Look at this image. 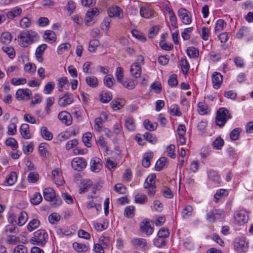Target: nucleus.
<instances>
[{"label": "nucleus", "instance_id": "c756f323", "mask_svg": "<svg viewBox=\"0 0 253 253\" xmlns=\"http://www.w3.org/2000/svg\"><path fill=\"white\" fill-rule=\"evenodd\" d=\"M227 26V23L223 19H218L215 25L214 31L215 32H219L224 30Z\"/></svg>", "mask_w": 253, "mask_h": 253}, {"label": "nucleus", "instance_id": "9d476101", "mask_svg": "<svg viewBox=\"0 0 253 253\" xmlns=\"http://www.w3.org/2000/svg\"><path fill=\"white\" fill-rule=\"evenodd\" d=\"M208 182L217 186L221 182V178L218 173L213 170L208 171Z\"/></svg>", "mask_w": 253, "mask_h": 253}, {"label": "nucleus", "instance_id": "37998d69", "mask_svg": "<svg viewBox=\"0 0 253 253\" xmlns=\"http://www.w3.org/2000/svg\"><path fill=\"white\" fill-rule=\"evenodd\" d=\"M17 180V174L15 172H11L6 179L8 185H13Z\"/></svg>", "mask_w": 253, "mask_h": 253}, {"label": "nucleus", "instance_id": "72a5a7b5", "mask_svg": "<svg viewBox=\"0 0 253 253\" xmlns=\"http://www.w3.org/2000/svg\"><path fill=\"white\" fill-rule=\"evenodd\" d=\"M124 69L122 67H118L116 69V71L115 73L116 79L117 81L121 83L124 86H125V84L124 83Z\"/></svg>", "mask_w": 253, "mask_h": 253}, {"label": "nucleus", "instance_id": "6e6552de", "mask_svg": "<svg viewBox=\"0 0 253 253\" xmlns=\"http://www.w3.org/2000/svg\"><path fill=\"white\" fill-rule=\"evenodd\" d=\"M87 163L84 159L81 157H76L73 159L71 162L72 168L78 171L84 169L86 166Z\"/></svg>", "mask_w": 253, "mask_h": 253}, {"label": "nucleus", "instance_id": "a18cd8bd", "mask_svg": "<svg viewBox=\"0 0 253 253\" xmlns=\"http://www.w3.org/2000/svg\"><path fill=\"white\" fill-rule=\"evenodd\" d=\"M144 138L152 144H155L157 139L156 136L149 132H146L143 134Z\"/></svg>", "mask_w": 253, "mask_h": 253}, {"label": "nucleus", "instance_id": "c85d7f7f", "mask_svg": "<svg viewBox=\"0 0 253 253\" xmlns=\"http://www.w3.org/2000/svg\"><path fill=\"white\" fill-rule=\"evenodd\" d=\"M86 84L91 87H96L98 84V81L95 76H87L85 78Z\"/></svg>", "mask_w": 253, "mask_h": 253}, {"label": "nucleus", "instance_id": "864d4df0", "mask_svg": "<svg viewBox=\"0 0 253 253\" xmlns=\"http://www.w3.org/2000/svg\"><path fill=\"white\" fill-rule=\"evenodd\" d=\"M42 200V195L39 193H35L31 198V203L34 205L39 204Z\"/></svg>", "mask_w": 253, "mask_h": 253}, {"label": "nucleus", "instance_id": "6ab92c4d", "mask_svg": "<svg viewBox=\"0 0 253 253\" xmlns=\"http://www.w3.org/2000/svg\"><path fill=\"white\" fill-rule=\"evenodd\" d=\"M141 8L140 3L135 0H130L129 2V14L135 15L138 13V8Z\"/></svg>", "mask_w": 253, "mask_h": 253}, {"label": "nucleus", "instance_id": "e2e57ef3", "mask_svg": "<svg viewBox=\"0 0 253 253\" xmlns=\"http://www.w3.org/2000/svg\"><path fill=\"white\" fill-rule=\"evenodd\" d=\"M4 231L7 236L9 235V234H16L18 232V230L14 224H9L5 226Z\"/></svg>", "mask_w": 253, "mask_h": 253}, {"label": "nucleus", "instance_id": "e433bc0d", "mask_svg": "<svg viewBox=\"0 0 253 253\" xmlns=\"http://www.w3.org/2000/svg\"><path fill=\"white\" fill-rule=\"evenodd\" d=\"M187 55L191 58L197 57L199 55V50L196 48L191 46L186 49Z\"/></svg>", "mask_w": 253, "mask_h": 253}, {"label": "nucleus", "instance_id": "0eeeda50", "mask_svg": "<svg viewBox=\"0 0 253 253\" xmlns=\"http://www.w3.org/2000/svg\"><path fill=\"white\" fill-rule=\"evenodd\" d=\"M177 15L183 24L189 25L192 22L191 14L185 8H180L178 10Z\"/></svg>", "mask_w": 253, "mask_h": 253}, {"label": "nucleus", "instance_id": "052dcab7", "mask_svg": "<svg viewBox=\"0 0 253 253\" xmlns=\"http://www.w3.org/2000/svg\"><path fill=\"white\" fill-rule=\"evenodd\" d=\"M114 82L115 80L112 75L106 76L104 78V83L109 88L112 87Z\"/></svg>", "mask_w": 253, "mask_h": 253}, {"label": "nucleus", "instance_id": "bb28decb", "mask_svg": "<svg viewBox=\"0 0 253 253\" xmlns=\"http://www.w3.org/2000/svg\"><path fill=\"white\" fill-rule=\"evenodd\" d=\"M71 45L69 43H63L60 44L57 48V53L59 54H62L66 52H71Z\"/></svg>", "mask_w": 253, "mask_h": 253}, {"label": "nucleus", "instance_id": "3c124183", "mask_svg": "<svg viewBox=\"0 0 253 253\" xmlns=\"http://www.w3.org/2000/svg\"><path fill=\"white\" fill-rule=\"evenodd\" d=\"M44 37L46 39H48L51 42H54L56 39L55 33L52 31L47 30L45 32Z\"/></svg>", "mask_w": 253, "mask_h": 253}, {"label": "nucleus", "instance_id": "473e14b6", "mask_svg": "<svg viewBox=\"0 0 253 253\" xmlns=\"http://www.w3.org/2000/svg\"><path fill=\"white\" fill-rule=\"evenodd\" d=\"M41 133L42 137L47 140H50L53 138V135L51 132L48 131L46 126H42L41 128Z\"/></svg>", "mask_w": 253, "mask_h": 253}, {"label": "nucleus", "instance_id": "680f3d73", "mask_svg": "<svg viewBox=\"0 0 253 253\" xmlns=\"http://www.w3.org/2000/svg\"><path fill=\"white\" fill-rule=\"evenodd\" d=\"M170 113L172 116H180L181 115L179 107L176 104H172L170 106Z\"/></svg>", "mask_w": 253, "mask_h": 253}, {"label": "nucleus", "instance_id": "dca6fc26", "mask_svg": "<svg viewBox=\"0 0 253 253\" xmlns=\"http://www.w3.org/2000/svg\"><path fill=\"white\" fill-rule=\"evenodd\" d=\"M130 243L133 246L142 249L144 250L148 248L147 241L143 238H138L132 239L130 241Z\"/></svg>", "mask_w": 253, "mask_h": 253}, {"label": "nucleus", "instance_id": "0e129e2a", "mask_svg": "<svg viewBox=\"0 0 253 253\" xmlns=\"http://www.w3.org/2000/svg\"><path fill=\"white\" fill-rule=\"evenodd\" d=\"M28 181L31 183H36L39 179V175L37 172H31L28 176Z\"/></svg>", "mask_w": 253, "mask_h": 253}, {"label": "nucleus", "instance_id": "f3484780", "mask_svg": "<svg viewBox=\"0 0 253 253\" xmlns=\"http://www.w3.org/2000/svg\"><path fill=\"white\" fill-rule=\"evenodd\" d=\"M73 101V98L71 94L66 93L63 96L59 98L58 104L61 107H65L71 104Z\"/></svg>", "mask_w": 253, "mask_h": 253}, {"label": "nucleus", "instance_id": "f257e3e1", "mask_svg": "<svg viewBox=\"0 0 253 253\" xmlns=\"http://www.w3.org/2000/svg\"><path fill=\"white\" fill-rule=\"evenodd\" d=\"M17 38L19 44L22 47H26L37 41L39 36L36 32L29 30L22 31Z\"/></svg>", "mask_w": 253, "mask_h": 253}, {"label": "nucleus", "instance_id": "aec40b11", "mask_svg": "<svg viewBox=\"0 0 253 253\" xmlns=\"http://www.w3.org/2000/svg\"><path fill=\"white\" fill-rule=\"evenodd\" d=\"M140 15L145 18H150L154 16V11L148 7H141L139 10Z\"/></svg>", "mask_w": 253, "mask_h": 253}, {"label": "nucleus", "instance_id": "c03bdc74", "mask_svg": "<svg viewBox=\"0 0 253 253\" xmlns=\"http://www.w3.org/2000/svg\"><path fill=\"white\" fill-rule=\"evenodd\" d=\"M83 141L84 143V145L87 147H90L91 146V144L90 141L92 139V134L90 132H86L85 133L83 136Z\"/></svg>", "mask_w": 253, "mask_h": 253}, {"label": "nucleus", "instance_id": "5fc2aeb1", "mask_svg": "<svg viewBox=\"0 0 253 253\" xmlns=\"http://www.w3.org/2000/svg\"><path fill=\"white\" fill-rule=\"evenodd\" d=\"M193 30L192 27L186 28L181 33L182 38L184 40H188L190 39L191 34Z\"/></svg>", "mask_w": 253, "mask_h": 253}, {"label": "nucleus", "instance_id": "f8f14e48", "mask_svg": "<svg viewBox=\"0 0 253 253\" xmlns=\"http://www.w3.org/2000/svg\"><path fill=\"white\" fill-rule=\"evenodd\" d=\"M58 119L63 124L66 126H70L72 123V117L71 115L67 111H63L59 113L58 115Z\"/></svg>", "mask_w": 253, "mask_h": 253}, {"label": "nucleus", "instance_id": "69168bd1", "mask_svg": "<svg viewBox=\"0 0 253 253\" xmlns=\"http://www.w3.org/2000/svg\"><path fill=\"white\" fill-rule=\"evenodd\" d=\"M2 49L10 58L12 59L15 57V51L13 47L11 46L3 47Z\"/></svg>", "mask_w": 253, "mask_h": 253}, {"label": "nucleus", "instance_id": "20e7f679", "mask_svg": "<svg viewBox=\"0 0 253 253\" xmlns=\"http://www.w3.org/2000/svg\"><path fill=\"white\" fill-rule=\"evenodd\" d=\"M231 118L229 111L224 108H220L216 113V123L219 126H224L227 121Z\"/></svg>", "mask_w": 253, "mask_h": 253}, {"label": "nucleus", "instance_id": "4be33fe9", "mask_svg": "<svg viewBox=\"0 0 253 253\" xmlns=\"http://www.w3.org/2000/svg\"><path fill=\"white\" fill-rule=\"evenodd\" d=\"M236 36L238 39H242L243 37L249 38L252 37L250 29L246 27H242L240 28L238 31Z\"/></svg>", "mask_w": 253, "mask_h": 253}, {"label": "nucleus", "instance_id": "4d7b16f0", "mask_svg": "<svg viewBox=\"0 0 253 253\" xmlns=\"http://www.w3.org/2000/svg\"><path fill=\"white\" fill-rule=\"evenodd\" d=\"M5 144L10 147L13 150H16L18 147V143L16 140L12 137L8 138L5 141Z\"/></svg>", "mask_w": 253, "mask_h": 253}, {"label": "nucleus", "instance_id": "a211bd4d", "mask_svg": "<svg viewBox=\"0 0 253 253\" xmlns=\"http://www.w3.org/2000/svg\"><path fill=\"white\" fill-rule=\"evenodd\" d=\"M100 161V159L98 158H94L90 161V166L92 171L98 172L101 170L102 166Z\"/></svg>", "mask_w": 253, "mask_h": 253}, {"label": "nucleus", "instance_id": "09e8293b", "mask_svg": "<svg viewBox=\"0 0 253 253\" xmlns=\"http://www.w3.org/2000/svg\"><path fill=\"white\" fill-rule=\"evenodd\" d=\"M131 32L133 37L139 40L141 42H145L146 41V38L145 36L139 31L136 30H132Z\"/></svg>", "mask_w": 253, "mask_h": 253}, {"label": "nucleus", "instance_id": "de8ad7c7", "mask_svg": "<svg viewBox=\"0 0 253 253\" xmlns=\"http://www.w3.org/2000/svg\"><path fill=\"white\" fill-rule=\"evenodd\" d=\"M100 101L103 103H107L112 99V95L110 92L102 91L100 94Z\"/></svg>", "mask_w": 253, "mask_h": 253}, {"label": "nucleus", "instance_id": "58836bf2", "mask_svg": "<svg viewBox=\"0 0 253 253\" xmlns=\"http://www.w3.org/2000/svg\"><path fill=\"white\" fill-rule=\"evenodd\" d=\"M224 140L220 137H217L212 143L213 149L220 150L224 145Z\"/></svg>", "mask_w": 253, "mask_h": 253}, {"label": "nucleus", "instance_id": "cd10ccee", "mask_svg": "<svg viewBox=\"0 0 253 253\" xmlns=\"http://www.w3.org/2000/svg\"><path fill=\"white\" fill-rule=\"evenodd\" d=\"M153 156V153L152 152H148L144 154L143 159L142 161V164L145 168H148L150 165V160Z\"/></svg>", "mask_w": 253, "mask_h": 253}, {"label": "nucleus", "instance_id": "4468645a", "mask_svg": "<svg viewBox=\"0 0 253 253\" xmlns=\"http://www.w3.org/2000/svg\"><path fill=\"white\" fill-rule=\"evenodd\" d=\"M234 247L239 252H245L248 248V245L244 238H237L234 242Z\"/></svg>", "mask_w": 253, "mask_h": 253}, {"label": "nucleus", "instance_id": "f704fd0d", "mask_svg": "<svg viewBox=\"0 0 253 253\" xmlns=\"http://www.w3.org/2000/svg\"><path fill=\"white\" fill-rule=\"evenodd\" d=\"M110 105H111L112 108L114 111H117V110L121 109L124 106L125 102L123 100H121V99L117 100H114L111 102Z\"/></svg>", "mask_w": 253, "mask_h": 253}, {"label": "nucleus", "instance_id": "9b49d317", "mask_svg": "<svg viewBox=\"0 0 253 253\" xmlns=\"http://www.w3.org/2000/svg\"><path fill=\"white\" fill-rule=\"evenodd\" d=\"M140 231L142 233L146 234L147 236H150L154 232V228L147 219H144L140 225Z\"/></svg>", "mask_w": 253, "mask_h": 253}, {"label": "nucleus", "instance_id": "bf43d9fd", "mask_svg": "<svg viewBox=\"0 0 253 253\" xmlns=\"http://www.w3.org/2000/svg\"><path fill=\"white\" fill-rule=\"evenodd\" d=\"M167 159L165 157H162L158 160L156 163V169L161 170L166 165Z\"/></svg>", "mask_w": 253, "mask_h": 253}, {"label": "nucleus", "instance_id": "4c0bfd02", "mask_svg": "<svg viewBox=\"0 0 253 253\" xmlns=\"http://www.w3.org/2000/svg\"><path fill=\"white\" fill-rule=\"evenodd\" d=\"M40 225V221L37 219H33L30 221L27 226V230L32 232L37 229Z\"/></svg>", "mask_w": 253, "mask_h": 253}, {"label": "nucleus", "instance_id": "603ef678", "mask_svg": "<svg viewBox=\"0 0 253 253\" xmlns=\"http://www.w3.org/2000/svg\"><path fill=\"white\" fill-rule=\"evenodd\" d=\"M153 244L157 248H162L166 245L165 239L157 236L153 240Z\"/></svg>", "mask_w": 253, "mask_h": 253}, {"label": "nucleus", "instance_id": "774afa93", "mask_svg": "<svg viewBox=\"0 0 253 253\" xmlns=\"http://www.w3.org/2000/svg\"><path fill=\"white\" fill-rule=\"evenodd\" d=\"M31 20L27 17L23 18L20 21V26L22 28H27L30 26Z\"/></svg>", "mask_w": 253, "mask_h": 253}, {"label": "nucleus", "instance_id": "423d86ee", "mask_svg": "<svg viewBox=\"0 0 253 253\" xmlns=\"http://www.w3.org/2000/svg\"><path fill=\"white\" fill-rule=\"evenodd\" d=\"M224 212L222 210L214 209L208 212L206 214V219L210 223H214L217 220L223 217Z\"/></svg>", "mask_w": 253, "mask_h": 253}, {"label": "nucleus", "instance_id": "13d9d810", "mask_svg": "<svg viewBox=\"0 0 253 253\" xmlns=\"http://www.w3.org/2000/svg\"><path fill=\"white\" fill-rule=\"evenodd\" d=\"M144 188L147 189V193L149 196H153L156 192V185H149L147 183H144Z\"/></svg>", "mask_w": 253, "mask_h": 253}, {"label": "nucleus", "instance_id": "39448f33", "mask_svg": "<svg viewBox=\"0 0 253 253\" xmlns=\"http://www.w3.org/2000/svg\"><path fill=\"white\" fill-rule=\"evenodd\" d=\"M234 223L241 226L246 223L249 220V213L245 210L236 211L234 215Z\"/></svg>", "mask_w": 253, "mask_h": 253}, {"label": "nucleus", "instance_id": "1a4fd4ad", "mask_svg": "<svg viewBox=\"0 0 253 253\" xmlns=\"http://www.w3.org/2000/svg\"><path fill=\"white\" fill-rule=\"evenodd\" d=\"M32 95V91L29 88L19 89L16 92V97L18 100H28L31 98Z\"/></svg>", "mask_w": 253, "mask_h": 253}, {"label": "nucleus", "instance_id": "8fccbe9b", "mask_svg": "<svg viewBox=\"0 0 253 253\" xmlns=\"http://www.w3.org/2000/svg\"><path fill=\"white\" fill-rule=\"evenodd\" d=\"M198 111L201 115H204L208 113V106L204 102H199L198 104Z\"/></svg>", "mask_w": 253, "mask_h": 253}, {"label": "nucleus", "instance_id": "a19ab883", "mask_svg": "<svg viewBox=\"0 0 253 253\" xmlns=\"http://www.w3.org/2000/svg\"><path fill=\"white\" fill-rule=\"evenodd\" d=\"M193 208L190 205L186 206L181 212V216L184 218H187L192 215Z\"/></svg>", "mask_w": 253, "mask_h": 253}, {"label": "nucleus", "instance_id": "b1692460", "mask_svg": "<svg viewBox=\"0 0 253 253\" xmlns=\"http://www.w3.org/2000/svg\"><path fill=\"white\" fill-rule=\"evenodd\" d=\"M141 72V68L137 63L133 64L130 68V73L131 75L134 76L135 78L140 77Z\"/></svg>", "mask_w": 253, "mask_h": 253}, {"label": "nucleus", "instance_id": "338daca9", "mask_svg": "<svg viewBox=\"0 0 253 253\" xmlns=\"http://www.w3.org/2000/svg\"><path fill=\"white\" fill-rule=\"evenodd\" d=\"M114 190L117 193L123 194L126 192V188L122 183H117L114 187Z\"/></svg>", "mask_w": 253, "mask_h": 253}, {"label": "nucleus", "instance_id": "49530a36", "mask_svg": "<svg viewBox=\"0 0 253 253\" xmlns=\"http://www.w3.org/2000/svg\"><path fill=\"white\" fill-rule=\"evenodd\" d=\"M143 126L146 129L153 131L156 129L157 124L156 123H151L148 120H145L143 122Z\"/></svg>", "mask_w": 253, "mask_h": 253}, {"label": "nucleus", "instance_id": "a878e982", "mask_svg": "<svg viewBox=\"0 0 253 253\" xmlns=\"http://www.w3.org/2000/svg\"><path fill=\"white\" fill-rule=\"evenodd\" d=\"M72 246L74 249L79 253H85L88 250V247L82 243L74 242Z\"/></svg>", "mask_w": 253, "mask_h": 253}, {"label": "nucleus", "instance_id": "7c9ffc66", "mask_svg": "<svg viewBox=\"0 0 253 253\" xmlns=\"http://www.w3.org/2000/svg\"><path fill=\"white\" fill-rule=\"evenodd\" d=\"M228 195V191L224 189L217 190L214 196V202L217 203L220 198Z\"/></svg>", "mask_w": 253, "mask_h": 253}, {"label": "nucleus", "instance_id": "79ce46f5", "mask_svg": "<svg viewBox=\"0 0 253 253\" xmlns=\"http://www.w3.org/2000/svg\"><path fill=\"white\" fill-rule=\"evenodd\" d=\"M181 63V68L183 74L186 75L189 70V65L187 60L184 58H181L180 59Z\"/></svg>", "mask_w": 253, "mask_h": 253}, {"label": "nucleus", "instance_id": "7ed1b4c3", "mask_svg": "<svg viewBox=\"0 0 253 253\" xmlns=\"http://www.w3.org/2000/svg\"><path fill=\"white\" fill-rule=\"evenodd\" d=\"M48 239L47 233L43 230H38L34 234V236L31 239V242L33 245L43 246Z\"/></svg>", "mask_w": 253, "mask_h": 253}, {"label": "nucleus", "instance_id": "5701e85b", "mask_svg": "<svg viewBox=\"0 0 253 253\" xmlns=\"http://www.w3.org/2000/svg\"><path fill=\"white\" fill-rule=\"evenodd\" d=\"M22 10L20 7H15L6 13V16L9 19H13L21 15Z\"/></svg>", "mask_w": 253, "mask_h": 253}, {"label": "nucleus", "instance_id": "f03ea898", "mask_svg": "<svg viewBox=\"0 0 253 253\" xmlns=\"http://www.w3.org/2000/svg\"><path fill=\"white\" fill-rule=\"evenodd\" d=\"M43 195L45 200L49 201L54 208L60 206L62 200L58 196H56L54 190L51 188H46L44 189Z\"/></svg>", "mask_w": 253, "mask_h": 253}, {"label": "nucleus", "instance_id": "2eb2a0df", "mask_svg": "<svg viewBox=\"0 0 253 253\" xmlns=\"http://www.w3.org/2000/svg\"><path fill=\"white\" fill-rule=\"evenodd\" d=\"M108 14L110 17H119L121 18L123 17L122 9L118 6H113L108 8Z\"/></svg>", "mask_w": 253, "mask_h": 253}, {"label": "nucleus", "instance_id": "ea45409f", "mask_svg": "<svg viewBox=\"0 0 253 253\" xmlns=\"http://www.w3.org/2000/svg\"><path fill=\"white\" fill-rule=\"evenodd\" d=\"M12 39V36L9 32H3L0 38L1 42L4 44H7L10 43Z\"/></svg>", "mask_w": 253, "mask_h": 253}, {"label": "nucleus", "instance_id": "c9c22d12", "mask_svg": "<svg viewBox=\"0 0 253 253\" xmlns=\"http://www.w3.org/2000/svg\"><path fill=\"white\" fill-rule=\"evenodd\" d=\"M148 201L147 196L143 193H138L135 196V201L139 204H145Z\"/></svg>", "mask_w": 253, "mask_h": 253}, {"label": "nucleus", "instance_id": "6e6d98bb", "mask_svg": "<svg viewBox=\"0 0 253 253\" xmlns=\"http://www.w3.org/2000/svg\"><path fill=\"white\" fill-rule=\"evenodd\" d=\"M242 129L240 127H237L234 128L230 134V137L232 140H237L238 139L240 133L241 132Z\"/></svg>", "mask_w": 253, "mask_h": 253}, {"label": "nucleus", "instance_id": "2f4dec72", "mask_svg": "<svg viewBox=\"0 0 253 253\" xmlns=\"http://www.w3.org/2000/svg\"><path fill=\"white\" fill-rule=\"evenodd\" d=\"M18 222L17 224L21 226L23 225L28 219V215L25 211H20L17 215Z\"/></svg>", "mask_w": 253, "mask_h": 253}, {"label": "nucleus", "instance_id": "ddd939ff", "mask_svg": "<svg viewBox=\"0 0 253 253\" xmlns=\"http://www.w3.org/2000/svg\"><path fill=\"white\" fill-rule=\"evenodd\" d=\"M52 180L58 186L63 185L65 182L62 174V171L59 169H55L52 172Z\"/></svg>", "mask_w": 253, "mask_h": 253}, {"label": "nucleus", "instance_id": "393cba45", "mask_svg": "<svg viewBox=\"0 0 253 253\" xmlns=\"http://www.w3.org/2000/svg\"><path fill=\"white\" fill-rule=\"evenodd\" d=\"M20 131L21 135L24 138L28 139L31 137L29 131V126L28 124H22L20 127Z\"/></svg>", "mask_w": 253, "mask_h": 253}, {"label": "nucleus", "instance_id": "412c9836", "mask_svg": "<svg viewBox=\"0 0 253 253\" xmlns=\"http://www.w3.org/2000/svg\"><path fill=\"white\" fill-rule=\"evenodd\" d=\"M222 82V76L220 73L215 72L212 76V82L213 87L215 89H218Z\"/></svg>", "mask_w": 253, "mask_h": 253}]
</instances>
